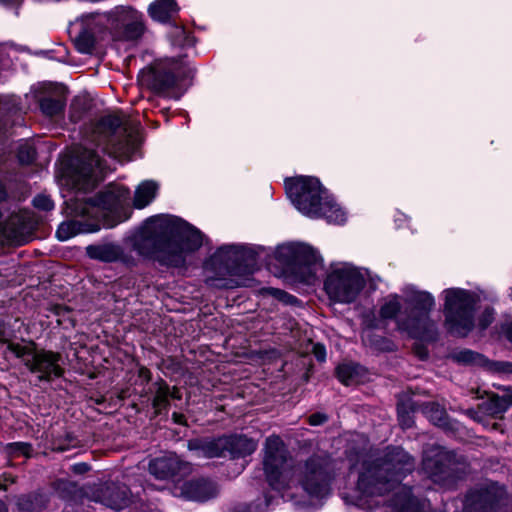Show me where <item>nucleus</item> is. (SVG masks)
I'll list each match as a JSON object with an SVG mask.
<instances>
[{
    "label": "nucleus",
    "instance_id": "obj_1",
    "mask_svg": "<svg viewBox=\"0 0 512 512\" xmlns=\"http://www.w3.org/2000/svg\"><path fill=\"white\" fill-rule=\"evenodd\" d=\"M138 129L128 124L123 116L107 115L93 127L90 144L77 156V163L71 174L62 179V185L75 190V196L65 201L69 214L76 219L65 221L58 226L56 236L66 241L80 233H94L101 227H112L105 217L118 205V198L112 191L98 193L92 199L80 197L82 192L93 189L106 173L112 171V162L128 161L135 150Z\"/></svg>",
    "mask_w": 512,
    "mask_h": 512
},
{
    "label": "nucleus",
    "instance_id": "obj_2",
    "mask_svg": "<svg viewBox=\"0 0 512 512\" xmlns=\"http://www.w3.org/2000/svg\"><path fill=\"white\" fill-rule=\"evenodd\" d=\"M262 465L270 488L303 510L323 505L336 469L335 461L325 453L313 454L294 466L284 442L276 435L265 440Z\"/></svg>",
    "mask_w": 512,
    "mask_h": 512
},
{
    "label": "nucleus",
    "instance_id": "obj_3",
    "mask_svg": "<svg viewBox=\"0 0 512 512\" xmlns=\"http://www.w3.org/2000/svg\"><path fill=\"white\" fill-rule=\"evenodd\" d=\"M414 467L413 457L401 447H387L381 453L372 449L359 452L351 468L358 473L353 503L370 504L369 499L396 491L389 502L394 512H426L428 501L416 498L411 488L400 485Z\"/></svg>",
    "mask_w": 512,
    "mask_h": 512
},
{
    "label": "nucleus",
    "instance_id": "obj_4",
    "mask_svg": "<svg viewBox=\"0 0 512 512\" xmlns=\"http://www.w3.org/2000/svg\"><path fill=\"white\" fill-rule=\"evenodd\" d=\"M203 240V234L196 227L169 215L147 219L128 239L132 253L174 267L182 266L187 256L202 246Z\"/></svg>",
    "mask_w": 512,
    "mask_h": 512
},
{
    "label": "nucleus",
    "instance_id": "obj_5",
    "mask_svg": "<svg viewBox=\"0 0 512 512\" xmlns=\"http://www.w3.org/2000/svg\"><path fill=\"white\" fill-rule=\"evenodd\" d=\"M405 308L397 294L388 295L380 309L382 320H394L397 330L410 338L428 340L436 331V324L430 313L435 307V298L427 291L418 290L413 285L402 288Z\"/></svg>",
    "mask_w": 512,
    "mask_h": 512
},
{
    "label": "nucleus",
    "instance_id": "obj_6",
    "mask_svg": "<svg viewBox=\"0 0 512 512\" xmlns=\"http://www.w3.org/2000/svg\"><path fill=\"white\" fill-rule=\"evenodd\" d=\"M285 189L292 204L303 215L325 218L333 224L345 223V210L335 202L317 178L297 176L286 179Z\"/></svg>",
    "mask_w": 512,
    "mask_h": 512
},
{
    "label": "nucleus",
    "instance_id": "obj_7",
    "mask_svg": "<svg viewBox=\"0 0 512 512\" xmlns=\"http://www.w3.org/2000/svg\"><path fill=\"white\" fill-rule=\"evenodd\" d=\"M444 298V326L455 336H467L474 327L485 330L494 321V310L486 308L475 324V310L479 297L474 292L461 288H448L442 292Z\"/></svg>",
    "mask_w": 512,
    "mask_h": 512
},
{
    "label": "nucleus",
    "instance_id": "obj_8",
    "mask_svg": "<svg viewBox=\"0 0 512 512\" xmlns=\"http://www.w3.org/2000/svg\"><path fill=\"white\" fill-rule=\"evenodd\" d=\"M207 267L219 277H209L210 286L232 289L243 285L242 279L233 276L251 274L257 265V252L246 245H224L218 248L207 262Z\"/></svg>",
    "mask_w": 512,
    "mask_h": 512
},
{
    "label": "nucleus",
    "instance_id": "obj_9",
    "mask_svg": "<svg viewBox=\"0 0 512 512\" xmlns=\"http://www.w3.org/2000/svg\"><path fill=\"white\" fill-rule=\"evenodd\" d=\"M274 256L303 284H314L317 273L323 269L321 255L313 247L304 243L279 245Z\"/></svg>",
    "mask_w": 512,
    "mask_h": 512
},
{
    "label": "nucleus",
    "instance_id": "obj_10",
    "mask_svg": "<svg viewBox=\"0 0 512 512\" xmlns=\"http://www.w3.org/2000/svg\"><path fill=\"white\" fill-rule=\"evenodd\" d=\"M366 283L362 270L349 262H336L330 265L324 290L329 299L343 304L356 300Z\"/></svg>",
    "mask_w": 512,
    "mask_h": 512
},
{
    "label": "nucleus",
    "instance_id": "obj_11",
    "mask_svg": "<svg viewBox=\"0 0 512 512\" xmlns=\"http://www.w3.org/2000/svg\"><path fill=\"white\" fill-rule=\"evenodd\" d=\"M188 447L194 450L198 457H222L228 453L232 458L251 455L257 448V443L246 436L233 435L211 440H192Z\"/></svg>",
    "mask_w": 512,
    "mask_h": 512
},
{
    "label": "nucleus",
    "instance_id": "obj_12",
    "mask_svg": "<svg viewBox=\"0 0 512 512\" xmlns=\"http://www.w3.org/2000/svg\"><path fill=\"white\" fill-rule=\"evenodd\" d=\"M7 350L22 359L25 366L31 372L38 373L41 379L58 377L62 373L58 364L59 355L46 351L36 352L32 342L25 344L10 342L7 345Z\"/></svg>",
    "mask_w": 512,
    "mask_h": 512
},
{
    "label": "nucleus",
    "instance_id": "obj_13",
    "mask_svg": "<svg viewBox=\"0 0 512 512\" xmlns=\"http://www.w3.org/2000/svg\"><path fill=\"white\" fill-rule=\"evenodd\" d=\"M105 14L114 40H136L144 32L143 14L130 6H117Z\"/></svg>",
    "mask_w": 512,
    "mask_h": 512
},
{
    "label": "nucleus",
    "instance_id": "obj_14",
    "mask_svg": "<svg viewBox=\"0 0 512 512\" xmlns=\"http://www.w3.org/2000/svg\"><path fill=\"white\" fill-rule=\"evenodd\" d=\"M107 24L106 14H86L70 24L69 33L76 49L83 54H90L98 39L102 37Z\"/></svg>",
    "mask_w": 512,
    "mask_h": 512
},
{
    "label": "nucleus",
    "instance_id": "obj_15",
    "mask_svg": "<svg viewBox=\"0 0 512 512\" xmlns=\"http://www.w3.org/2000/svg\"><path fill=\"white\" fill-rule=\"evenodd\" d=\"M453 455L441 446H432L424 451L422 469L428 478L441 487H450L454 482Z\"/></svg>",
    "mask_w": 512,
    "mask_h": 512
},
{
    "label": "nucleus",
    "instance_id": "obj_16",
    "mask_svg": "<svg viewBox=\"0 0 512 512\" xmlns=\"http://www.w3.org/2000/svg\"><path fill=\"white\" fill-rule=\"evenodd\" d=\"M149 473L158 480L177 481L191 472V465L175 453H166L149 461Z\"/></svg>",
    "mask_w": 512,
    "mask_h": 512
},
{
    "label": "nucleus",
    "instance_id": "obj_17",
    "mask_svg": "<svg viewBox=\"0 0 512 512\" xmlns=\"http://www.w3.org/2000/svg\"><path fill=\"white\" fill-rule=\"evenodd\" d=\"M86 253L89 258L102 262H121L128 267L137 264V259L131 251L112 242L89 245L86 247Z\"/></svg>",
    "mask_w": 512,
    "mask_h": 512
},
{
    "label": "nucleus",
    "instance_id": "obj_18",
    "mask_svg": "<svg viewBox=\"0 0 512 512\" xmlns=\"http://www.w3.org/2000/svg\"><path fill=\"white\" fill-rule=\"evenodd\" d=\"M216 485L205 479L175 483L172 494L190 501L204 502L217 495Z\"/></svg>",
    "mask_w": 512,
    "mask_h": 512
},
{
    "label": "nucleus",
    "instance_id": "obj_19",
    "mask_svg": "<svg viewBox=\"0 0 512 512\" xmlns=\"http://www.w3.org/2000/svg\"><path fill=\"white\" fill-rule=\"evenodd\" d=\"M182 64L178 61H170L169 64H159L149 73V85L153 90L164 93L178 85Z\"/></svg>",
    "mask_w": 512,
    "mask_h": 512
},
{
    "label": "nucleus",
    "instance_id": "obj_20",
    "mask_svg": "<svg viewBox=\"0 0 512 512\" xmlns=\"http://www.w3.org/2000/svg\"><path fill=\"white\" fill-rule=\"evenodd\" d=\"M94 500L113 510H122L131 501L129 489L124 484L105 483L94 496Z\"/></svg>",
    "mask_w": 512,
    "mask_h": 512
},
{
    "label": "nucleus",
    "instance_id": "obj_21",
    "mask_svg": "<svg viewBox=\"0 0 512 512\" xmlns=\"http://www.w3.org/2000/svg\"><path fill=\"white\" fill-rule=\"evenodd\" d=\"M40 109L46 116L52 117L59 115L66 103V99L63 96L61 88L53 86V89L49 93L43 96L40 100Z\"/></svg>",
    "mask_w": 512,
    "mask_h": 512
},
{
    "label": "nucleus",
    "instance_id": "obj_22",
    "mask_svg": "<svg viewBox=\"0 0 512 512\" xmlns=\"http://www.w3.org/2000/svg\"><path fill=\"white\" fill-rule=\"evenodd\" d=\"M179 8L175 0H156L148 8L151 18L158 22H168L178 12Z\"/></svg>",
    "mask_w": 512,
    "mask_h": 512
},
{
    "label": "nucleus",
    "instance_id": "obj_23",
    "mask_svg": "<svg viewBox=\"0 0 512 512\" xmlns=\"http://www.w3.org/2000/svg\"><path fill=\"white\" fill-rule=\"evenodd\" d=\"M158 184L152 180L141 182L135 190L134 206L142 209L148 206L156 197Z\"/></svg>",
    "mask_w": 512,
    "mask_h": 512
},
{
    "label": "nucleus",
    "instance_id": "obj_24",
    "mask_svg": "<svg viewBox=\"0 0 512 512\" xmlns=\"http://www.w3.org/2000/svg\"><path fill=\"white\" fill-rule=\"evenodd\" d=\"M47 499L42 493H32L18 497L16 505L25 512H40L46 505Z\"/></svg>",
    "mask_w": 512,
    "mask_h": 512
},
{
    "label": "nucleus",
    "instance_id": "obj_25",
    "mask_svg": "<svg viewBox=\"0 0 512 512\" xmlns=\"http://www.w3.org/2000/svg\"><path fill=\"white\" fill-rule=\"evenodd\" d=\"M426 418L438 427H446L447 417L445 410L437 403H428L423 407Z\"/></svg>",
    "mask_w": 512,
    "mask_h": 512
},
{
    "label": "nucleus",
    "instance_id": "obj_26",
    "mask_svg": "<svg viewBox=\"0 0 512 512\" xmlns=\"http://www.w3.org/2000/svg\"><path fill=\"white\" fill-rule=\"evenodd\" d=\"M359 366L354 364H341L337 367V377L345 385H350L358 375Z\"/></svg>",
    "mask_w": 512,
    "mask_h": 512
},
{
    "label": "nucleus",
    "instance_id": "obj_27",
    "mask_svg": "<svg viewBox=\"0 0 512 512\" xmlns=\"http://www.w3.org/2000/svg\"><path fill=\"white\" fill-rule=\"evenodd\" d=\"M507 409L503 396L492 395L487 402L483 403V410L493 416L503 414Z\"/></svg>",
    "mask_w": 512,
    "mask_h": 512
},
{
    "label": "nucleus",
    "instance_id": "obj_28",
    "mask_svg": "<svg viewBox=\"0 0 512 512\" xmlns=\"http://www.w3.org/2000/svg\"><path fill=\"white\" fill-rule=\"evenodd\" d=\"M169 395V387L165 383H159L152 403L157 413H160L162 409L166 408Z\"/></svg>",
    "mask_w": 512,
    "mask_h": 512
},
{
    "label": "nucleus",
    "instance_id": "obj_29",
    "mask_svg": "<svg viewBox=\"0 0 512 512\" xmlns=\"http://www.w3.org/2000/svg\"><path fill=\"white\" fill-rule=\"evenodd\" d=\"M453 358L463 364H482L483 357L471 350H462L454 354Z\"/></svg>",
    "mask_w": 512,
    "mask_h": 512
},
{
    "label": "nucleus",
    "instance_id": "obj_30",
    "mask_svg": "<svg viewBox=\"0 0 512 512\" xmlns=\"http://www.w3.org/2000/svg\"><path fill=\"white\" fill-rule=\"evenodd\" d=\"M273 502L274 500L272 497L265 495L263 498L251 503L245 512H266L271 508Z\"/></svg>",
    "mask_w": 512,
    "mask_h": 512
},
{
    "label": "nucleus",
    "instance_id": "obj_31",
    "mask_svg": "<svg viewBox=\"0 0 512 512\" xmlns=\"http://www.w3.org/2000/svg\"><path fill=\"white\" fill-rule=\"evenodd\" d=\"M33 205L35 208L43 211H50L54 208L53 201L47 195H37L33 199Z\"/></svg>",
    "mask_w": 512,
    "mask_h": 512
},
{
    "label": "nucleus",
    "instance_id": "obj_32",
    "mask_svg": "<svg viewBox=\"0 0 512 512\" xmlns=\"http://www.w3.org/2000/svg\"><path fill=\"white\" fill-rule=\"evenodd\" d=\"M35 158V150L30 145H21L18 150V159L21 163H30Z\"/></svg>",
    "mask_w": 512,
    "mask_h": 512
},
{
    "label": "nucleus",
    "instance_id": "obj_33",
    "mask_svg": "<svg viewBox=\"0 0 512 512\" xmlns=\"http://www.w3.org/2000/svg\"><path fill=\"white\" fill-rule=\"evenodd\" d=\"M490 369L503 375H512V363L505 361L493 362Z\"/></svg>",
    "mask_w": 512,
    "mask_h": 512
},
{
    "label": "nucleus",
    "instance_id": "obj_34",
    "mask_svg": "<svg viewBox=\"0 0 512 512\" xmlns=\"http://www.w3.org/2000/svg\"><path fill=\"white\" fill-rule=\"evenodd\" d=\"M266 292L269 293L274 298L279 299L280 301H283L285 303H292L294 300H296L294 296L289 295L288 293L280 289L268 288L266 289Z\"/></svg>",
    "mask_w": 512,
    "mask_h": 512
},
{
    "label": "nucleus",
    "instance_id": "obj_35",
    "mask_svg": "<svg viewBox=\"0 0 512 512\" xmlns=\"http://www.w3.org/2000/svg\"><path fill=\"white\" fill-rule=\"evenodd\" d=\"M398 420L404 429L410 428L413 425V418L411 414L400 407H398Z\"/></svg>",
    "mask_w": 512,
    "mask_h": 512
},
{
    "label": "nucleus",
    "instance_id": "obj_36",
    "mask_svg": "<svg viewBox=\"0 0 512 512\" xmlns=\"http://www.w3.org/2000/svg\"><path fill=\"white\" fill-rule=\"evenodd\" d=\"M501 333L512 342V316H507L501 324Z\"/></svg>",
    "mask_w": 512,
    "mask_h": 512
},
{
    "label": "nucleus",
    "instance_id": "obj_37",
    "mask_svg": "<svg viewBox=\"0 0 512 512\" xmlns=\"http://www.w3.org/2000/svg\"><path fill=\"white\" fill-rule=\"evenodd\" d=\"M327 421V416L323 413H315L309 416V424L318 426Z\"/></svg>",
    "mask_w": 512,
    "mask_h": 512
},
{
    "label": "nucleus",
    "instance_id": "obj_38",
    "mask_svg": "<svg viewBox=\"0 0 512 512\" xmlns=\"http://www.w3.org/2000/svg\"><path fill=\"white\" fill-rule=\"evenodd\" d=\"M314 354H315V357L318 361L320 362H324L325 359H326V350L324 348V346L322 345H315L314 346Z\"/></svg>",
    "mask_w": 512,
    "mask_h": 512
},
{
    "label": "nucleus",
    "instance_id": "obj_39",
    "mask_svg": "<svg viewBox=\"0 0 512 512\" xmlns=\"http://www.w3.org/2000/svg\"><path fill=\"white\" fill-rule=\"evenodd\" d=\"M503 399L505 400V403L507 404V408L512 406V387H506L503 389Z\"/></svg>",
    "mask_w": 512,
    "mask_h": 512
},
{
    "label": "nucleus",
    "instance_id": "obj_40",
    "mask_svg": "<svg viewBox=\"0 0 512 512\" xmlns=\"http://www.w3.org/2000/svg\"><path fill=\"white\" fill-rule=\"evenodd\" d=\"M9 54H8V49L5 45H0V65L1 66H5L7 65L8 61H7V58H8Z\"/></svg>",
    "mask_w": 512,
    "mask_h": 512
},
{
    "label": "nucleus",
    "instance_id": "obj_41",
    "mask_svg": "<svg viewBox=\"0 0 512 512\" xmlns=\"http://www.w3.org/2000/svg\"><path fill=\"white\" fill-rule=\"evenodd\" d=\"M15 447L19 452L25 456H29L31 452V446L27 443H15Z\"/></svg>",
    "mask_w": 512,
    "mask_h": 512
},
{
    "label": "nucleus",
    "instance_id": "obj_42",
    "mask_svg": "<svg viewBox=\"0 0 512 512\" xmlns=\"http://www.w3.org/2000/svg\"><path fill=\"white\" fill-rule=\"evenodd\" d=\"M89 469L85 463L76 464L73 466V471L76 473H84Z\"/></svg>",
    "mask_w": 512,
    "mask_h": 512
},
{
    "label": "nucleus",
    "instance_id": "obj_43",
    "mask_svg": "<svg viewBox=\"0 0 512 512\" xmlns=\"http://www.w3.org/2000/svg\"><path fill=\"white\" fill-rule=\"evenodd\" d=\"M22 0H0V3L5 6L18 5Z\"/></svg>",
    "mask_w": 512,
    "mask_h": 512
},
{
    "label": "nucleus",
    "instance_id": "obj_44",
    "mask_svg": "<svg viewBox=\"0 0 512 512\" xmlns=\"http://www.w3.org/2000/svg\"><path fill=\"white\" fill-rule=\"evenodd\" d=\"M5 197H6V192L3 188V186L0 184V201L5 199Z\"/></svg>",
    "mask_w": 512,
    "mask_h": 512
},
{
    "label": "nucleus",
    "instance_id": "obj_45",
    "mask_svg": "<svg viewBox=\"0 0 512 512\" xmlns=\"http://www.w3.org/2000/svg\"><path fill=\"white\" fill-rule=\"evenodd\" d=\"M0 512H8L6 504L0 500Z\"/></svg>",
    "mask_w": 512,
    "mask_h": 512
},
{
    "label": "nucleus",
    "instance_id": "obj_46",
    "mask_svg": "<svg viewBox=\"0 0 512 512\" xmlns=\"http://www.w3.org/2000/svg\"><path fill=\"white\" fill-rule=\"evenodd\" d=\"M173 417H174L175 422L181 423V418H182L181 415H178V414L174 413Z\"/></svg>",
    "mask_w": 512,
    "mask_h": 512
},
{
    "label": "nucleus",
    "instance_id": "obj_47",
    "mask_svg": "<svg viewBox=\"0 0 512 512\" xmlns=\"http://www.w3.org/2000/svg\"><path fill=\"white\" fill-rule=\"evenodd\" d=\"M418 354H419V357L422 358V359L427 356V353L425 351H422V350L419 351Z\"/></svg>",
    "mask_w": 512,
    "mask_h": 512
},
{
    "label": "nucleus",
    "instance_id": "obj_48",
    "mask_svg": "<svg viewBox=\"0 0 512 512\" xmlns=\"http://www.w3.org/2000/svg\"><path fill=\"white\" fill-rule=\"evenodd\" d=\"M374 505H378L379 501H371Z\"/></svg>",
    "mask_w": 512,
    "mask_h": 512
},
{
    "label": "nucleus",
    "instance_id": "obj_49",
    "mask_svg": "<svg viewBox=\"0 0 512 512\" xmlns=\"http://www.w3.org/2000/svg\"><path fill=\"white\" fill-rule=\"evenodd\" d=\"M510 295H511V297H512V289H511V294H510Z\"/></svg>",
    "mask_w": 512,
    "mask_h": 512
}]
</instances>
